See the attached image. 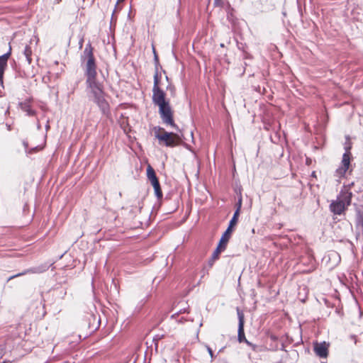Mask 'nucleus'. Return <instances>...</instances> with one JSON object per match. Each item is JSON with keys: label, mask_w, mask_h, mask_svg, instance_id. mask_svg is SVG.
<instances>
[{"label": "nucleus", "mask_w": 363, "mask_h": 363, "mask_svg": "<svg viewBox=\"0 0 363 363\" xmlns=\"http://www.w3.org/2000/svg\"><path fill=\"white\" fill-rule=\"evenodd\" d=\"M163 88H169L173 91V88L165 74L157 72L154 77L153 101L159 106L163 121L167 124L174 125L171 108L169 102L165 99Z\"/></svg>", "instance_id": "nucleus-1"}, {"label": "nucleus", "mask_w": 363, "mask_h": 363, "mask_svg": "<svg viewBox=\"0 0 363 363\" xmlns=\"http://www.w3.org/2000/svg\"><path fill=\"white\" fill-rule=\"evenodd\" d=\"M154 134L160 141L164 142L167 146L177 145L180 141V138L177 135L167 133L160 128L154 129Z\"/></svg>", "instance_id": "nucleus-2"}, {"label": "nucleus", "mask_w": 363, "mask_h": 363, "mask_svg": "<svg viewBox=\"0 0 363 363\" xmlns=\"http://www.w3.org/2000/svg\"><path fill=\"white\" fill-rule=\"evenodd\" d=\"M351 198L352 193L347 191L342 193L337 201L330 205L331 211L336 214L342 213L350 204Z\"/></svg>", "instance_id": "nucleus-3"}, {"label": "nucleus", "mask_w": 363, "mask_h": 363, "mask_svg": "<svg viewBox=\"0 0 363 363\" xmlns=\"http://www.w3.org/2000/svg\"><path fill=\"white\" fill-rule=\"evenodd\" d=\"M55 263V261L53 262H46L45 263H43L38 266L33 267L29 269H27L22 272L18 273L16 274L12 275L9 277L7 279V282L11 281V279L21 277L28 274H40L45 271H47L50 267H52Z\"/></svg>", "instance_id": "nucleus-4"}, {"label": "nucleus", "mask_w": 363, "mask_h": 363, "mask_svg": "<svg viewBox=\"0 0 363 363\" xmlns=\"http://www.w3.org/2000/svg\"><path fill=\"white\" fill-rule=\"evenodd\" d=\"M82 65L86 62V75L87 88H91V42L89 41L83 54L81 55Z\"/></svg>", "instance_id": "nucleus-5"}, {"label": "nucleus", "mask_w": 363, "mask_h": 363, "mask_svg": "<svg viewBox=\"0 0 363 363\" xmlns=\"http://www.w3.org/2000/svg\"><path fill=\"white\" fill-rule=\"evenodd\" d=\"M147 177L154 188L155 193L157 197L160 199L162 196V193L160 186V183L156 177L155 170L150 164L147 167Z\"/></svg>", "instance_id": "nucleus-6"}, {"label": "nucleus", "mask_w": 363, "mask_h": 363, "mask_svg": "<svg viewBox=\"0 0 363 363\" xmlns=\"http://www.w3.org/2000/svg\"><path fill=\"white\" fill-rule=\"evenodd\" d=\"M11 55V47L9 45V48L7 52L0 56V86L4 88V72L8 66V60Z\"/></svg>", "instance_id": "nucleus-7"}, {"label": "nucleus", "mask_w": 363, "mask_h": 363, "mask_svg": "<svg viewBox=\"0 0 363 363\" xmlns=\"http://www.w3.org/2000/svg\"><path fill=\"white\" fill-rule=\"evenodd\" d=\"M96 90L94 91L96 98L97 99V103L101 107V108L105 111L108 108V104L106 101L104 99L102 96L101 89L96 85Z\"/></svg>", "instance_id": "nucleus-8"}, {"label": "nucleus", "mask_w": 363, "mask_h": 363, "mask_svg": "<svg viewBox=\"0 0 363 363\" xmlns=\"http://www.w3.org/2000/svg\"><path fill=\"white\" fill-rule=\"evenodd\" d=\"M315 351L316 354L321 357H326L328 355V345L325 342L316 343L315 345Z\"/></svg>", "instance_id": "nucleus-9"}, {"label": "nucleus", "mask_w": 363, "mask_h": 363, "mask_svg": "<svg viewBox=\"0 0 363 363\" xmlns=\"http://www.w3.org/2000/svg\"><path fill=\"white\" fill-rule=\"evenodd\" d=\"M238 314L239 317V329H238V338L239 341L242 342L245 339L244 334V315L238 309Z\"/></svg>", "instance_id": "nucleus-10"}, {"label": "nucleus", "mask_w": 363, "mask_h": 363, "mask_svg": "<svg viewBox=\"0 0 363 363\" xmlns=\"http://www.w3.org/2000/svg\"><path fill=\"white\" fill-rule=\"evenodd\" d=\"M350 166V156L349 154L345 153L343 155L342 160V167L337 169L340 175H343L348 169Z\"/></svg>", "instance_id": "nucleus-11"}, {"label": "nucleus", "mask_w": 363, "mask_h": 363, "mask_svg": "<svg viewBox=\"0 0 363 363\" xmlns=\"http://www.w3.org/2000/svg\"><path fill=\"white\" fill-rule=\"evenodd\" d=\"M232 228H228L225 233L223 235L222 238H220V240L219 242V244L223 245V247H226L227 243L229 241L230 235L232 233Z\"/></svg>", "instance_id": "nucleus-12"}, {"label": "nucleus", "mask_w": 363, "mask_h": 363, "mask_svg": "<svg viewBox=\"0 0 363 363\" xmlns=\"http://www.w3.org/2000/svg\"><path fill=\"white\" fill-rule=\"evenodd\" d=\"M240 207H241V199L239 201L238 209L235 212L234 216L230 222L229 228H230L232 229L237 223L238 218V216L240 213Z\"/></svg>", "instance_id": "nucleus-13"}, {"label": "nucleus", "mask_w": 363, "mask_h": 363, "mask_svg": "<svg viewBox=\"0 0 363 363\" xmlns=\"http://www.w3.org/2000/svg\"><path fill=\"white\" fill-rule=\"evenodd\" d=\"M23 54L26 58V60L28 62V63L30 65L31 64L32 62V58H31V55H32V50H31V48L30 45H26L24 48V50H23Z\"/></svg>", "instance_id": "nucleus-14"}, {"label": "nucleus", "mask_w": 363, "mask_h": 363, "mask_svg": "<svg viewBox=\"0 0 363 363\" xmlns=\"http://www.w3.org/2000/svg\"><path fill=\"white\" fill-rule=\"evenodd\" d=\"M225 247H223V245L218 244L217 248L216 249L215 252H213V256H212V258L213 259H217L219 257V255L221 252H223V250H225Z\"/></svg>", "instance_id": "nucleus-15"}, {"label": "nucleus", "mask_w": 363, "mask_h": 363, "mask_svg": "<svg viewBox=\"0 0 363 363\" xmlns=\"http://www.w3.org/2000/svg\"><path fill=\"white\" fill-rule=\"evenodd\" d=\"M25 111H26L28 116H34L35 113V111L28 106L25 109Z\"/></svg>", "instance_id": "nucleus-16"}, {"label": "nucleus", "mask_w": 363, "mask_h": 363, "mask_svg": "<svg viewBox=\"0 0 363 363\" xmlns=\"http://www.w3.org/2000/svg\"><path fill=\"white\" fill-rule=\"evenodd\" d=\"M4 355V347L3 346H0V359Z\"/></svg>", "instance_id": "nucleus-17"}, {"label": "nucleus", "mask_w": 363, "mask_h": 363, "mask_svg": "<svg viewBox=\"0 0 363 363\" xmlns=\"http://www.w3.org/2000/svg\"><path fill=\"white\" fill-rule=\"evenodd\" d=\"M6 126L8 130H11V125L10 124L6 123Z\"/></svg>", "instance_id": "nucleus-18"}, {"label": "nucleus", "mask_w": 363, "mask_h": 363, "mask_svg": "<svg viewBox=\"0 0 363 363\" xmlns=\"http://www.w3.org/2000/svg\"><path fill=\"white\" fill-rule=\"evenodd\" d=\"M208 351L211 355V357H213V352H212V350L208 347Z\"/></svg>", "instance_id": "nucleus-19"}, {"label": "nucleus", "mask_w": 363, "mask_h": 363, "mask_svg": "<svg viewBox=\"0 0 363 363\" xmlns=\"http://www.w3.org/2000/svg\"><path fill=\"white\" fill-rule=\"evenodd\" d=\"M66 252H67V251H65V252H64L62 255H61L59 257V258H58V259H62V257L65 255V254Z\"/></svg>", "instance_id": "nucleus-20"}, {"label": "nucleus", "mask_w": 363, "mask_h": 363, "mask_svg": "<svg viewBox=\"0 0 363 363\" xmlns=\"http://www.w3.org/2000/svg\"><path fill=\"white\" fill-rule=\"evenodd\" d=\"M45 128L46 130H48L50 128V125L48 123L46 125Z\"/></svg>", "instance_id": "nucleus-21"}, {"label": "nucleus", "mask_w": 363, "mask_h": 363, "mask_svg": "<svg viewBox=\"0 0 363 363\" xmlns=\"http://www.w3.org/2000/svg\"><path fill=\"white\" fill-rule=\"evenodd\" d=\"M79 44H80V48H82V43L79 42Z\"/></svg>", "instance_id": "nucleus-22"}, {"label": "nucleus", "mask_w": 363, "mask_h": 363, "mask_svg": "<svg viewBox=\"0 0 363 363\" xmlns=\"http://www.w3.org/2000/svg\"><path fill=\"white\" fill-rule=\"evenodd\" d=\"M100 325V320H98V326Z\"/></svg>", "instance_id": "nucleus-23"}, {"label": "nucleus", "mask_w": 363, "mask_h": 363, "mask_svg": "<svg viewBox=\"0 0 363 363\" xmlns=\"http://www.w3.org/2000/svg\"><path fill=\"white\" fill-rule=\"evenodd\" d=\"M38 128L40 129V124L38 125Z\"/></svg>", "instance_id": "nucleus-24"}, {"label": "nucleus", "mask_w": 363, "mask_h": 363, "mask_svg": "<svg viewBox=\"0 0 363 363\" xmlns=\"http://www.w3.org/2000/svg\"><path fill=\"white\" fill-rule=\"evenodd\" d=\"M91 77H92V78L94 77V75H93V74L91 75Z\"/></svg>", "instance_id": "nucleus-25"}]
</instances>
